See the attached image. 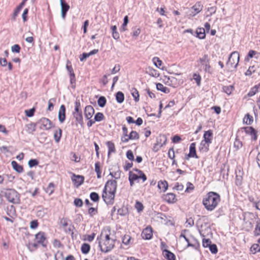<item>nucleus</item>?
<instances>
[{"label": "nucleus", "instance_id": "23", "mask_svg": "<svg viewBox=\"0 0 260 260\" xmlns=\"http://www.w3.org/2000/svg\"><path fill=\"white\" fill-rule=\"evenodd\" d=\"M164 254L165 255V257L168 260H175V256L174 253L170 252L168 250H165L164 251Z\"/></svg>", "mask_w": 260, "mask_h": 260}, {"label": "nucleus", "instance_id": "52", "mask_svg": "<svg viewBox=\"0 0 260 260\" xmlns=\"http://www.w3.org/2000/svg\"><path fill=\"white\" fill-rule=\"evenodd\" d=\"M54 185L52 183H49L48 187L46 188V191L49 193V194H51L53 191Z\"/></svg>", "mask_w": 260, "mask_h": 260}, {"label": "nucleus", "instance_id": "61", "mask_svg": "<svg viewBox=\"0 0 260 260\" xmlns=\"http://www.w3.org/2000/svg\"><path fill=\"white\" fill-rule=\"evenodd\" d=\"M126 157L127 158L131 160H133L134 159V154L131 150H128L126 152Z\"/></svg>", "mask_w": 260, "mask_h": 260}, {"label": "nucleus", "instance_id": "11", "mask_svg": "<svg viewBox=\"0 0 260 260\" xmlns=\"http://www.w3.org/2000/svg\"><path fill=\"white\" fill-rule=\"evenodd\" d=\"M141 236L146 240L150 239L152 236V230L150 227H147L142 232Z\"/></svg>", "mask_w": 260, "mask_h": 260}, {"label": "nucleus", "instance_id": "46", "mask_svg": "<svg viewBox=\"0 0 260 260\" xmlns=\"http://www.w3.org/2000/svg\"><path fill=\"white\" fill-rule=\"evenodd\" d=\"M200 61L202 64L205 65V66H207V63L209 62V59H208V55L207 54H205L202 58H201L200 59Z\"/></svg>", "mask_w": 260, "mask_h": 260}, {"label": "nucleus", "instance_id": "33", "mask_svg": "<svg viewBox=\"0 0 260 260\" xmlns=\"http://www.w3.org/2000/svg\"><path fill=\"white\" fill-rule=\"evenodd\" d=\"M234 87L232 85L224 86L222 87V91L227 94L230 95L233 91Z\"/></svg>", "mask_w": 260, "mask_h": 260}, {"label": "nucleus", "instance_id": "41", "mask_svg": "<svg viewBox=\"0 0 260 260\" xmlns=\"http://www.w3.org/2000/svg\"><path fill=\"white\" fill-rule=\"evenodd\" d=\"M95 171L97 174V177L100 178L101 177V171L100 170V162L99 161L95 164Z\"/></svg>", "mask_w": 260, "mask_h": 260}, {"label": "nucleus", "instance_id": "32", "mask_svg": "<svg viewBox=\"0 0 260 260\" xmlns=\"http://www.w3.org/2000/svg\"><path fill=\"white\" fill-rule=\"evenodd\" d=\"M253 117L249 114H247L243 118V122L247 124H251L253 122Z\"/></svg>", "mask_w": 260, "mask_h": 260}, {"label": "nucleus", "instance_id": "43", "mask_svg": "<svg viewBox=\"0 0 260 260\" xmlns=\"http://www.w3.org/2000/svg\"><path fill=\"white\" fill-rule=\"evenodd\" d=\"M131 240V236L128 235H125L122 238V243L124 244L127 245L130 243Z\"/></svg>", "mask_w": 260, "mask_h": 260}, {"label": "nucleus", "instance_id": "28", "mask_svg": "<svg viewBox=\"0 0 260 260\" xmlns=\"http://www.w3.org/2000/svg\"><path fill=\"white\" fill-rule=\"evenodd\" d=\"M156 86L158 90H160L164 93H169L170 91L169 88L164 86L161 83H157Z\"/></svg>", "mask_w": 260, "mask_h": 260}, {"label": "nucleus", "instance_id": "31", "mask_svg": "<svg viewBox=\"0 0 260 260\" xmlns=\"http://www.w3.org/2000/svg\"><path fill=\"white\" fill-rule=\"evenodd\" d=\"M90 249V246L88 244L84 243L82 245L81 250L83 254H87Z\"/></svg>", "mask_w": 260, "mask_h": 260}, {"label": "nucleus", "instance_id": "63", "mask_svg": "<svg viewBox=\"0 0 260 260\" xmlns=\"http://www.w3.org/2000/svg\"><path fill=\"white\" fill-rule=\"evenodd\" d=\"M168 156L171 159H174L175 157V153L173 148H170L168 152Z\"/></svg>", "mask_w": 260, "mask_h": 260}, {"label": "nucleus", "instance_id": "1", "mask_svg": "<svg viewBox=\"0 0 260 260\" xmlns=\"http://www.w3.org/2000/svg\"><path fill=\"white\" fill-rule=\"evenodd\" d=\"M117 189V182L114 180H109L105 184L102 198L107 204H113Z\"/></svg>", "mask_w": 260, "mask_h": 260}, {"label": "nucleus", "instance_id": "30", "mask_svg": "<svg viewBox=\"0 0 260 260\" xmlns=\"http://www.w3.org/2000/svg\"><path fill=\"white\" fill-rule=\"evenodd\" d=\"M197 37L201 39H204L206 37L205 30L204 28H198L197 30Z\"/></svg>", "mask_w": 260, "mask_h": 260}, {"label": "nucleus", "instance_id": "48", "mask_svg": "<svg viewBox=\"0 0 260 260\" xmlns=\"http://www.w3.org/2000/svg\"><path fill=\"white\" fill-rule=\"evenodd\" d=\"M38 244L39 243L37 242L32 244L29 243L28 246V248L30 251H34L38 247Z\"/></svg>", "mask_w": 260, "mask_h": 260}, {"label": "nucleus", "instance_id": "40", "mask_svg": "<svg viewBox=\"0 0 260 260\" xmlns=\"http://www.w3.org/2000/svg\"><path fill=\"white\" fill-rule=\"evenodd\" d=\"M27 127V131L29 133H32L36 131V124L34 123H30L26 125Z\"/></svg>", "mask_w": 260, "mask_h": 260}, {"label": "nucleus", "instance_id": "10", "mask_svg": "<svg viewBox=\"0 0 260 260\" xmlns=\"http://www.w3.org/2000/svg\"><path fill=\"white\" fill-rule=\"evenodd\" d=\"M94 113L93 107L91 105H88L85 107L84 109L85 117L87 119H90Z\"/></svg>", "mask_w": 260, "mask_h": 260}, {"label": "nucleus", "instance_id": "50", "mask_svg": "<svg viewBox=\"0 0 260 260\" xmlns=\"http://www.w3.org/2000/svg\"><path fill=\"white\" fill-rule=\"evenodd\" d=\"M128 179H131L132 180L135 181L139 179V175L134 174L132 172H129Z\"/></svg>", "mask_w": 260, "mask_h": 260}, {"label": "nucleus", "instance_id": "27", "mask_svg": "<svg viewBox=\"0 0 260 260\" xmlns=\"http://www.w3.org/2000/svg\"><path fill=\"white\" fill-rule=\"evenodd\" d=\"M116 100L118 103H122L124 100V94L121 91H118L116 94Z\"/></svg>", "mask_w": 260, "mask_h": 260}, {"label": "nucleus", "instance_id": "34", "mask_svg": "<svg viewBox=\"0 0 260 260\" xmlns=\"http://www.w3.org/2000/svg\"><path fill=\"white\" fill-rule=\"evenodd\" d=\"M112 30V37L115 40H118L119 38V33L117 31L116 26H112L111 27Z\"/></svg>", "mask_w": 260, "mask_h": 260}, {"label": "nucleus", "instance_id": "42", "mask_svg": "<svg viewBox=\"0 0 260 260\" xmlns=\"http://www.w3.org/2000/svg\"><path fill=\"white\" fill-rule=\"evenodd\" d=\"M132 95L134 98L136 102H138L139 100V94L138 91L136 88H133L132 92Z\"/></svg>", "mask_w": 260, "mask_h": 260}, {"label": "nucleus", "instance_id": "5", "mask_svg": "<svg viewBox=\"0 0 260 260\" xmlns=\"http://www.w3.org/2000/svg\"><path fill=\"white\" fill-rule=\"evenodd\" d=\"M203 8V6L201 2H197L190 9H186V16L190 18L199 13L202 10Z\"/></svg>", "mask_w": 260, "mask_h": 260}, {"label": "nucleus", "instance_id": "24", "mask_svg": "<svg viewBox=\"0 0 260 260\" xmlns=\"http://www.w3.org/2000/svg\"><path fill=\"white\" fill-rule=\"evenodd\" d=\"M62 130L58 128L57 131H55L54 133V138L56 142L58 143L60 140L61 137Z\"/></svg>", "mask_w": 260, "mask_h": 260}, {"label": "nucleus", "instance_id": "54", "mask_svg": "<svg viewBox=\"0 0 260 260\" xmlns=\"http://www.w3.org/2000/svg\"><path fill=\"white\" fill-rule=\"evenodd\" d=\"M128 22V18L127 16H125L124 18L123 23L122 25V31H125L126 30L125 27Z\"/></svg>", "mask_w": 260, "mask_h": 260}, {"label": "nucleus", "instance_id": "57", "mask_svg": "<svg viewBox=\"0 0 260 260\" xmlns=\"http://www.w3.org/2000/svg\"><path fill=\"white\" fill-rule=\"evenodd\" d=\"M209 247L212 253L215 254L217 252V248L215 244H211Z\"/></svg>", "mask_w": 260, "mask_h": 260}, {"label": "nucleus", "instance_id": "51", "mask_svg": "<svg viewBox=\"0 0 260 260\" xmlns=\"http://www.w3.org/2000/svg\"><path fill=\"white\" fill-rule=\"evenodd\" d=\"M211 245V241L209 239H203V246L204 247H209Z\"/></svg>", "mask_w": 260, "mask_h": 260}, {"label": "nucleus", "instance_id": "20", "mask_svg": "<svg viewBox=\"0 0 260 260\" xmlns=\"http://www.w3.org/2000/svg\"><path fill=\"white\" fill-rule=\"evenodd\" d=\"M257 242V244H253L250 248L251 252L253 254L260 252V238L258 240Z\"/></svg>", "mask_w": 260, "mask_h": 260}, {"label": "nucleus", "instance_id": "7", "mask_svg": "<svg viewBox=\"0 0 260 260\" xmlns=\"http://www.w3.org/2000/svg\"><path fill=\"white\" fill-rule=\"evenodd\" d=\"M41 129L48 130L52 127L51 121L47 118H42L38 122Z\"/></svg>", "mask_w": 260, "mask_h": 260}, {"label": "nucleus", "instance_id": "9", "mask_svg": "<svg viewBox=\"0 0 260 260\" xmlns=\"http://www.w3.org/2000/svg\"><path fill=\"white\" fill-rule=\"evenodd\" d=\"M162 199L164 201L169 204H173L177 201L176 196L173 193H168L164 194L162 196Z\"/></svg>", "mask_w": 260, "mask_h": 260}, {"label": "nucleus", "instance_id": "44", "mask_svg": "<svg viewBox=\"0 0 260 260\" xmlns=\"http://www.w3.org/2000/svg\"><path fill=\"white\" fill-rule=\"evenodd\" d=\"M152 60H153V62L154 65L156 67L159 68L161 66L162 61L161 60L159 59V58L158 57H153Z\"/></svg>", "mask_w": 260, "mask_h": 260}, {"label": "nucleus", "instance_id": "12", "mask_svg": "<svg viewBox=\"0 0 260 260\" xmlns=\"http://www.w3.org/2000/svg\"><path fill=\"white\" fill-rule=\"evenodd\" d=\"M66 119V107L61 105L58 111V120L60 123H63Z\"/></svg>", "mask_w": 260, "mask_h": 260}, {"label": "nucleus", "instance_id": "2", "mask_svg": "<svg viewBox=\"0 0 260 260\" xmlns=\"http://www.w3.org/2000/svg\"><path fill=\"white\" fill-rule=\"evenodd\" d=\"M220 201L219 194L215 192H208L203 200V204L208 211H213Z\"/></svg>", "mask_w": 260, "mask_h": 260}, {"label": "nucleus", "instance_id": "6", "mask_svg": "<svg viewBox=\"0 0 260 260\" xmlns=\"http://www.w3.org/2000/svg\"><path fill=\"white\" fill-rule=\"evenodd\" d=\"M239 54L237 51L233 52L229 57L226 65L229 68L236 69L239 61Z\"/></svg>", "mask_w": 260, "mask_h": 260}, {"label": "nucleus", "instance_id": "37", "mask_svg": "<svg viewBox=\"0 0 260 260\" xmlns=\"http://www.w3.org/2000/svg\"><path fill=\"white\" fill-rule=\"evenodd\" d=\"M106 99L104 96H101L98 100V104L101 107H104L106 104Z\"/></svg>", "mask_w": 260, "mask_h": 260}, {"label": "nucleus", "instance_id": "3", "mask_svg": "<svg viewBox=\"0 0 260 260\" xmlns=\"http://www.w3.org/2000/svg\"><path fill=\"white\" fill-rule=\"evenodd\" d=\"M115 240L110 237L109 235L106 234L105 239L102 241H99V246L102 252H108L114 247Z\"/></svg>", "mask_w": 260, "mask_h": 260}, {"label": "nucleus", "instance_id": "8", "mask_svg": "<svg viewBox=\"0 0 260 260\" xmlns=\"http://www.w3.org/2000/svg\"><path fill=\"white\" fill-rule=\"evenodd\" d=\"M35 239L38 243L41 244L43 247L46 246V237L45 233L40 232L35 235Z\"/></svg>", "mask_w": 260, "mask_h": 260}, {"label": "nucleus", "instance_id": "16", "mask_svg": "<svg viewBox=\"0 0 260 260\" xmlns=\"http://www.w3.org/2000/svg\"><path fill=\"white\" fill-rule=\"evenodd\" d=\"M60 6L61 17L63 19H64L66 13L70 9V6L66 3V2H62L61 3H60Z\"/></svg>", "mask_w": 260, "mask_h": 260}, {"label": "nucleus", "instance_id": "4", "mask_svg": "<svg viewBox=\"0 0 260 260\" xmlns=\"http://www.w3.org/2000/svg\"><path fill=\"white\" fill-rule=\"evenodd\" d=\"M5 196L10 202L14 204H19L20 202V196L17 191L14 189H7Z\"/></svg>", "mask_w": 260, "mask_h": 260}, {"label": "nucleus", "instance_id": "59", "mask_svg": "<svg viewBox=\"0 0 260 260\" xmlns=\"http://www.w3.org/2000/svg\"><path fill=\"white\" fill-rule=\"evenodd\" d=\"M74 204L77 207H81L83 205V202L80 199H75L74 200Z\"/></svg>", "mask_w": 260, "mask_h": 260}, {"label": "nucleus", "instance_id": "36", "mask_svg": "<svg viewBox=\"0 0 260 260\" xmlns=\"http://www.w3.org/2000/svg\"><path fill=\"white\" fill-rule=\"evenodd\" d=\"M128 139H130V140H138L139 139V134L137 132L133 131L128 135Z\"/></svg>", "mask_w": 260, "mask_h": 260}, {"label": "nucleus", "instance_id": "19", "mask_svg": "<svg viewBox=\"0 0 260 260\" xmlns=\"http://www.w3.org/2000/svg\"><path fill=\"white\" fill-rule=\"evenodd\" d=\"M209 145L208 143L202 140L200 143V150L203 152H207L209 150Z\"/></svg>", "mask_w": 260, "mask_h": 260}, {"label": "nucleus", "instance_id": "21", "mask_svg": "<svg viewBox=\"0 0 260 260\" xmlns=\"http://www.w3.org/2000/svg\"><path fill=\"white\" fill-rule=\"evenodd\" d=\"M146 73L152 77L157 78L159 77V74L158 71L152 67H148L147 69Z\"/></svg>", "mask_w": 260, "mask_h": 260}, {"label": "nucleus", "instance_id": "15", "mask_svg": "<svg viewBox=\"0 0 260 260\" xmlns=\"http://www.w3.org/2000/svg\"><path fill=\"white\" fill-rule=\"evenodd\" d=\"M203 138V141L210 144L212 142V140L213 139L212 131L211 130L205 131L204 134Z\"/></svg>", "mask_w": 260, "mask_h": 260}, {"label": "nucleus", "instance_id": "22", "mask_svg": "<svg viewBox=\"0 0 260 260\" xmlns=\"http://www.w3.org/2000/svg\"><path fill=\"white\" fill-rule=\"evenodd\" d=\"M12 166L14 170L18 173H21L23 171V167L19 165L16 161H12L11 162Z\"/></svg>", "mask_w": 260, "mask_h": 260}, {"label": "nucleus", "instance_id": "64", "mask_svg": "<svg viewBox=\"0 0 260 260\" xmlns=\"http://www.w3.org/2000/svg\"><path fill=\"white\" fill-rule=\"evenodd\" d=\"M38 226V223L36 220H32L30 222V228L32 229H36Z\"/></svg>", "mask_w": 260, "mask_h": 260}, {"label": "nucleus", "instance_id": "26", "mask_svg": "<svg viewBox=\"0 0 260 260\" xmlns=\"http://www.w3.org/2000/svg\"><path fill=\"white\" fill-rule=\"evenodd\" d=\"M107 145L108 147V155H109L111 153L115 152V145L111 141H108L107 142Z\"/></svg>", "mask_w": 260, "mask_h": 260}, {"label": "nucleus", "instance_id": "29", "mask_svg": "<svg viewBox=\"0 0 260 260\" xmlns=\"http://www.w3.org/2000/svg\"><path fill=\"white\" fill-rule=\"evenodd\" d=\"M259 87V85H256L249 91V92L248 93L247 95L249 97H251L255 95L257 92H258V88Z\"/></svg>", "mask_w": 260, "mask_h": 260}, {"label": "nucleus", "instance_id": "14", "mask_svg": "<svg viewBox=\"0 0 260 260\" xmlns=\"http://www.w3.org/2000/svg\"><path fill=\"white\" fill-rule=\"evenodd\" d=\"M189 157L198 158V156L196 154L195 143H191L189 146V153L186 158L188 159Z\"/></svg>", "mask_w": 260, "mask_h": 260}, {"label": "nucleus", "instance_id": "47", "mask_svg": "<svg viewBox=\"0 0 260 260\" xmlns=\"http://www.w3.org/2000/svg\"><path fill=\"white\" fill-rule=\"evenodd\" d=\"M135 208L137 209V211L138 212H140L143 210L144 206L141 203L139 202H137L135 204Z\"/></svg>", "mask_w": 260, "mask_h": 260}, {"label": "nucleus", "instance_id": "35", "mask_svg": "<svg viewBox=\"0 0 260 260\" xmlns=\"http://www.w3.org/2000/svg\"><path fill=\"white\" fill-rule=\"evenodd\" d=\"M258 54H259V53L258 52H256L255 51L253 50H250L249 51V52L247 54V56L245 58V60L247 61H248L250 59V58H252L256 55H258Z\"/></svg>", "mask_w": 260, "mask_h": 260}, {"label": "nucleus", "instance_id": "55", "mask_svg": "<svg viewBox=\"0 0 260 260\" xmlns=\"http://www.w3.org/2000/svg\"><path fill=\"white\" fill-rule=\"evenodd\" d=\"M88 212L90 216H93L98 213L97 209L93 207L89 208Z\"/></svg>", "mask_w": 260, "mask_h": 260}, {"label": "nucleus", "instance_id": "39", "mask_svg": "<svg viewBox=\"0 0 260 260\" xmlns=\"http://www.w3.org/2000/svg\"><path fill=\"white\" fill-rule=\"evenodd\" d=\"M104 119V114L101 112H98L97 113L94 118V120L95 121H101L103 120Z\"/></svg>", "mask_w": 260, "mask_h": 260}, {"label": "nucleus", "instance_id": "49", "mask_svg": "<svg viewBox=\"0 0 260 260\" xmlns=\"http://www.w3.org/2000/svg\"><path fill=\"white\" fill-rule=\"evenodd\" d=\"M39 164L38 161L36 159H31L28 161V166L29 167L32 168L38 165Z\"/></svg>", "mask_w": 260, "mask_h": 260}, {"label": "nucleus", "instance_id": "62", "mask_svg": "<svg viewBox=\"0 0 260 260\" xmlns=\"http://www.w3.org/2000/svg\"><path fill=\"white\" fill-rule=\"evenodd\" d=\"M139 178L142 179L143 182H145L147 180L146 176L142 171H139Z\"/></svg>", "mask_w": 260, "mask_h": 260}, {"label": "nucleus", "instance_id": "38", "mask_svg": "<svg viewBox=\"0 0 260 260\" xmlns=\"http://www.w3.org/2000/svg\"><path fill=\"white\" fill-rule=\"evenodd\" d=\"M254 233L255 236L260 235V219H258L256 221V224Z\"/></svg>", "mask_w": 260, "mask_h": 260}, {"label": "nucleus", "instance_id": "17", "mask_svg": "<svg viewBox=\"0 0 260 260\" xmlns=\"http://www.w3.org/2000/svg\"><path fill=\"white\" fill-rule=\"evenodd\" d=\"M72 180L74 182V184L77 186H79V185L83 183L84 181V178L81 176H76L74 175V177L72 178Z\"/></svg>", "mask_w": 260, "mask_h": 260}, {"label": "nucleus", "instance_id": "45", "mask_svg": "<svg viewBox=\"0 0 260 260\" xmlns=\"http://www.w3.org/2000/svg\"><path fill=\"white\" fill-rule=\"evenodd\" d=\"M90 198L93 202H98L100 199L99 194L95 192H93L90 193Z\"/></svg>", "mask_w": 260, "mask_h": 260}, {"label": "nucleus", "instance_id": "60", "mask_svg": "<svg viewBox=\"0 0 260 260\" xmlns=\"http://www.w3.org/2000/svg\"><path fill=\"white\" fill-rule=\"evenodd\" d=\"M52 101L55 102V99H51L50 100H49L48 101V110L49 111H52L53 109V107H54V105L52 103Z\"/></svg>", "mask_w": 260, "mask_h": 260}, {"label": "nucleus", "instance_id": "18", "mask_svg": "<svg viewBox=\"0 0 260 260\" xmlns=\"http://www.w3.org/2000/svg\"><path fill=\"white\" fill-rule=\"evenodd\" d=\"M157 186L158 188L161 189L163 192H165L168 188V184L166 180H160L158 182Z\"/></svg>", "mask_w": 260, "mask_h": 260}, {"label": "nucleus", "instance_id": "25", "mask_svg": "<svg viewBox=\"0 0 260 260\" xmlns=\"http://www.w3.org/2000/svg\"><path fill=\"white\" fill-rule=\"evenodd\" d=\"M73 115L78 123H83L82 113H73Z\"/></svg>", "mask_w": 260, "mask_h": 260}, {"label": "nucleus", "instance_id": "53", "mask_svg": "<svg viewBox=\"0 0 260 260\" xmlns=\"http://www.w3.org/2000/svg\"><path fill=\"white\" fill-rule=\"evenodd\" d=\"M11 50L13 52L19 53L20 51V47L18 44H15L12 46Z\"/></svg>", "mask_w": 260, "mask_h": 260}, {"label": "nucleus", "instance_id": "58", "mask_svg": "<svg viewBox=\"0 0 260 260\" xmlns=\"http://www.w3.org/2000/svg\"><path fill=\"white\" fill-rule=\"evenodd\" d=\"M193 79L196 81L198 85L200 86V84H201V79L200 76L197 74H194Z\"/></svg>", "mask_w": 260, "mask_h": 260}, {"label": "nucleus", "instance_id": "56", "mask_svg": "<svg viewBox=\"0 0 260 260\" xmlns=\"http://www.w3.org/2000/svg\"><path fill=\"white\" fill-rule=\"evenodd\" d=\"M35 110L34 108L30 109L29 110H25V113L27 116L31 117L34 115Z\"/></svg>", "mask_w": 260, "mask_h": 260}, {"label": "nucleus", "instance_id": "13", "mask_svg": "<svg viewBox=\"0 0 260 260\" xmlns=\"http://www.w3.org/2000/svg\"><path fill=\"white\" fill-rule=\"evenodd\" d=\"M245 132L246 134L251 136V139L254 141L257 139V135L255 130L251 126H247L244 128Z\"/></svg>", "mask_w": 260, "mask_h": 260}]
</instances>
